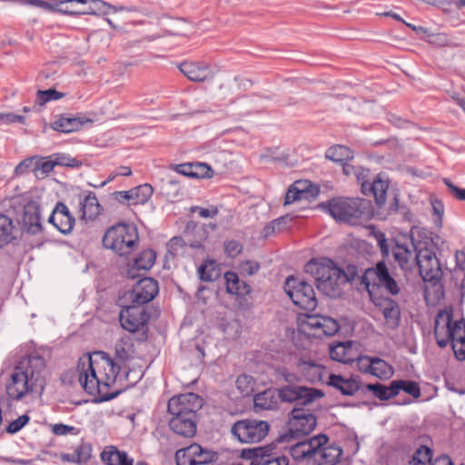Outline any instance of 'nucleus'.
<instances>
[{"instance_id":"obj_1","label":"nucleus","mask_w":465,"mask_h":465,"mask_svg":"<svg viewBox=\"0 0 465 465\" xmlns=\"http://www.w3.org/2000/svg\"><path fill=\"white\" fill-rule=\"evenodd\" d=\"M144 347L140 349L135 337L124 336L118 340L114 346V361L104 351H95L79 359L78 381L84 391L98 398V401H106L119 394L118 391H111L120 371V364L133 358H141Z\"/></svg>"},{"instance_id":"obj_2","label":"nucleus","mask_w":465,"mask_h":465,"mask_svg":"<svg viewBox=\"0 0 465 465\" xmlns=\"http://www.w3.org/2000/svg\"><path fill=\"white\" fill-rule=\"evenodd\" d=\"M45 360L34 352L24 358L11 375L6 386L9 397L20 400L26 394L41 395L45 387Z\"/></svg>"},{"instance_id":"obj_3","label":"nucleus","mask_w":465,"mask_h":465,"mask_svg":"<svg viewBox=\"0 0 465 465\" xmlns=\"http://www.w3.org/2000/svg\"><path fill=\"white\" fill-rule=\"evenodd\" d=\"M290 454L297 461H306L307 465H335L342 450L338 445L329 444L325 434H319L292 445Z\"/></svg>"},{"instance_id":"obj_4","label":"nucleus","mask_w":465,"mask_h":465,"mask_svg":"<svg viewBox=\"0 0 465 465\" xmlns=\"http://www.w3.org/2000/svg\"><path fill=\"white\" fill-rule=\"evenodd\" d=\"M434 336L437 344L445 348L451 342L454 355L458 361L465 360V321L453 318L451 307L440 310L434 323Z\"/></svg>"},{"instance_id":"obj_5","label":"nucleus","mask_w":465,"mask_h":465,"mask_svg":"<svg viewBox=\"0 0 465 465\" xmlns=\"http://www.w3.org/2000/svg\"><path fill=\"white\" fill-rule=\"evenodd\" d=\"M304 271L314 278L318 290L324 295L331 298L341 295V285L347 282V275L331 259H312L305 264Z\"/></svg>"},{"instance_id":"obj_6","label":"nucleus","mask_w":465,"mask_h":465,"mask_svg":"<svg viewBox=\"0 0 465 465\" xmlns=\"http://www.w3.org/2000/svg\"><path fill=\"white\" fill-rule=\"evenodd\" d=\"M125 299L131 302L124 306L120 314L121 326L135 337L140 349L145 347V294L139 290H130Z\"/></svg>"},{"instance_id":"obj_7","label":"nucleus","mask_w":465,"mask_h":465,"mask_svg":"<svg viewBox=\"0 0 465 465\" xmlns=\"http://www.w3.org/2000/svg\"><path fill=\"white\" fill-rule=\"evenodd\" d=\"M138 232L132 224L119 223L110 227L103 237V245L119 256L129 255L138 246Z\"/></svg>"},{"instance_id":"obj_8","label":"nucleus","mask_w":465,"mask_h":465,"mask_svg":"<svg viewBox=\"0 0 465 465\" xmlns=\"http://www.w3.org/2000/svg\"><path fill=\"white\" fill-rule=\"evenodd\" d=\"M362 201L358 198H334L321 207L328 212L336 221L353 223L363 213Z\"/></svg>"},{"instance_id":"obj_9","label":"nucleus","mask_w":465,"mask_h":465,"mask_svg":"<svg viewBox=\"0 0 465 465\" xmlns=\"http://www.w3.org/2000/svg\"><path fill=\"white\" fill-rule=\"evenodd\" d=\"M284 290L297 307L304 311H313L317 307L314 290L308 282L290 276L286 279Z\"/></svg>"},{"instance_id":"obj_10","label":"nucleus","mask_w":465,"mask_h":465,"mask_svg":"<svg viewBox=\"0 0 465 465\" xmlns=\"http://www.w3.org/2000/svg\"><path fill=\"white\" fill-rule=\"evenodd\" d=\"M340 329L336 320L319 314L306 315L299 323V331L307 337L322 339L334 335Z\"/></svg>"},{"instance_id":"obj_11","label":"nucleus","mask_w":465,"mask_h":465,"mask_svg":"<svg viewBox=\"0 0 465 465\" xmlns=\"http://www.w3.org/2000/svg\"><path fill=\"white\" fill-rule=\"evenodd\" d=\"M269 428L267 421L245 419L236 421L232 425L231 432L242 443H255L266 437Z\"/></svg>"},{"instance_id":"obj_12","label":"nucleus","mask_w":465,"mask_h":465,"mask_svg":"<svg viewBox=\"0 0 465 465\" xmlns=\"http://www.w3.org/2000/svg\"><path fill=\"white\" fill-rule=\"evenodd\" d=\"M316 425V417L310 411L294 408L290 413L287 424L288 434L284 435L283 438L298 439L311 433Z\"/></svg>"},{"instance_id":"obj_13","label":"nucleus","mask_w":465,"mask_h":465,"mask_svg":"<svg viewBox=\"0 0 465 465\" xmlns=\"http://www.w3.org/2000/svg\"><path fill=\"white\" fill-rule=\"evenodd\" d=\"M203 404V399L199 395L187 392L172 397L167 407L170 415L197 417V411Z\"/></svg>"},{"instance_id":"obj_14","label":"nucleus","mask_w":465,"mask_h":465,"mask_svg":"<svg viewBox=\"0 0 465 465\" xmlns=\"http://www.w3.org/2000/svg\"><path fill=\"white\" fill-rule=\"evenodd\" d=\"M323 396L322 390L300 385L289 384L278 389V397L284 402L299 401L306 405Z\"/></svg>"},{"instance_id":"obj_15","label":"nucleus","mask_w":465,"mask_h":465,"mask_svg":"<svg viewBox=\"0 0 465 465\" xmlns=\"http://www.w3.org/2000/svg\"><path fill=\"white\" fill-rule=\"evenodd\" d=\"M420 274L426 282L438 281L441 276L440 262L433 250L429 248L419 249L415 255Z\"/></svg>"},{"instance_id":"obj_16","label":"nucleus","mask_w":465,"mask_h":465,"mask_svg":"<svg viewBox=\"0 0 465 465\" xmlns=\"http://www.w3.org/2000/svg\"><path fill=\"white\" fill-rule=\"evenodd\" d=\"M215 454L204 450L197 443L178 450L175 453L177 465H207L213 462Z\"/></svg>"},{"instance_id":"obj_17","label":"nucleus","mask_w":465,"mask_h":465,"mask_svg":"<svg viewBox=\"0 0 465 465\" xmlns=\"http://www.w3.org/2000/svg\"><path fill=\"white\" fill-rule=\"evenodd\" d=\"M149 28H147V41L155 40L159 37L171 35H183L184 34L178 30V25L182 24L179 20H173L167 16L158 17L156 15H148Z\"/></svg>"},{"instance_id":"obj_18","label":"nucleus","mask_w":465,"mask_h":465,"mask_svg":"<svg viewBox=\"0 0 465 465\" xmlns=\"http://www.w3.org/2000/svg\"><path fill=\"white\" fill-rule=\"evenodd\" d=\"M23 231L30 234H37L42 231L41 211L37 202L31 201L22 207V213L17 219Z\"/></svg>"},{"instance_id":"obj_19","label":"nucleus","mask_w":465,"mask_h":465,"mask_svg":"<svg viewBox=\"0 0 465 465\" xmlns=\"http://www.w3.org/2000/svg\"><path fill=\"white\" fill-rule=\"evenodd\" d=\"M178 68L185 77L193 82H205L214 76L210 64L203 61L186 60L179 64Z\"/></svg>"},{"instance_id":"obj_20","label":"nucleus","mask_w":465,"mask_h":465,"mask_svg":"<svg viewBox=\"0 0 465 465\" xmlns=\"http://www.w3.org/2000/svg\"><path fill=\"white\" fill-rule=\"evenodd\" d=\"M48 222L61 233L65 235L73 231L75 224V219L70 213L68 207L61 202L55 204L48 218Z\"/></svg>"},{"instance_id":"obj_21","label":"nucleus","mask_w":465,"mask_h":465,"mask_svg":"<svg viewBox=\"0 0 465 465\" xmlns=\"http://www.w3.org/2000/svg\"><path fill=\"white\" fill-rule=\"evenodd\" d=\"M329 352L333 361L350 364L358 358L357 343L353 341L337 342L330 346Z\"/></svg>"},{"instance_id":"obj_22","label":"nucleus","mask_w":465,"mask_h":465,"mask_svg":"<svg viewBox=\"0 0 465 465\" xmlns=\"http://www.w3.org/2000/svg\"><path fill=\"white\" fill-rule=\"evenodd\" d=\"M375 277L377 284L383 286L392 295L400 292V288L396 281L389 273L386 264L380 262L376 264L375 268L368 269L365 272V279Z\"/></svg>"},{"instance_id":"obj_23","label":"nucleus","mask_w":465,"mask_h":465,"mask_svg":"<svg viewBox=\"0 0 465 465\" xmlns=\"http://www.w3.org/2000/svg\"><path fill=\"white\" fill-rule=\"evenodd\" d=\"M287 456L280 453L274 447H263L255 450L252 465H288Z\"/></svg>"},{"instance_id":"obj_24","label":"nucleus","mask_w":465,"mask_h":465,"mask_svg":"<svg viewBox=\"0 0 465 465\" xmlns=\"http://www.w3.org/2000/svg\"><path fill=\"white\" fill-rule=\"evenodd\" d=\"M169 426L175 434L192 438L196 434V417L171 415Z\"/></svg>"},{"instance_id":"obj_25","label":"nucleus","mask_w":465,"mask_h":465,"mask_svg":"<svg viewBox=\"0 0 465 465\" xmlns=\"http://www.w3.org/2000/svg\"><path fill=\"white\" fill-rule=\"evenodd\" d=\"M72 162H74V160L59 154L55 156L54 160L35 157V175L43 179L54 170L55 165L74 166V164Z\"/></svg>"},{"instance_id":"obj_26","label":"nucleus","mask_w":465,"mask_h":465,"mask_svg":"<svg viewBox=\"0 0 465 465\" xmlns=\"http://www.w3.org/2000/svg\"><path fill=\"white\" fill-rule=\"evenodd\" d=\"M328 384L345 396H353L361 390V382L358 379L344 378L341 375H330Z\"/></svg>"},{"instance_id":"obj_27","label":"nucleus","mask_w":465,"mask_h":465,"mask_svg":"<svg viewBox=\"0 0 465 465\" xmlns=\"http://www.w3.org/2000/svg\"><path fill=\"white\" fill-rule=\"evenodd\" d=\"M86 123H92V120L83 115H62L52 124V128L62 133H72L80 130Z\"/></svg>"},{"instance_id":"obj_28","label":"nucleus","mask_w":465,"mask_h":465,"mask_svg":"<svg viewBox=\"0 0 465 465\" xmlns=\"http://www.w3.org/2000/svg\"><path fill=\"white\" fill-rule=\"evenodd\" d=\"M79 206L82 212V218L84 220L95 219L102 210L97 197L93 192H88L84 196H80Z\"/></svg>"},{"instance_id":"obj_29","label":"nucleus","mask_w":465,"mask_h":465,"mask_svg":"<svg viewBox=\"0 0 465 465\" xmlns=\"http://www.w3.org/2000/svg\"><path fill=\"white\" fill-rule=\"evenodd\" d=\"M380 309L386 325L391 329L398 327L401 320V311L398 303L391 299H384L380 303Z\"/></svg>"},{"instance_id":"obj_30","label":"nucleus","mask_w":465,"mask_h":465,"mask_svg":"<svg viewBox=\"0 0 465 465\" xmlns=\"http://www.w3.org/2000/svg\"><path fill=\"white\" fill-rule=\"evenodd\" d=\"M127 276L130 279H138L136 286L132 290H139L144 293V287L142 283L145 280V259L143 252L134 259L133 262L128 265Z\"/></svg>"},{"instance_id":"obj_31","label":"nucleus","mask_w":465,"mask_h":465,"mask_svg":"<svg viewBox=\"0 0 465 465\" xmlns=\"http://www.w3.org/2000/svg\"><path fill=\"white\" fill-rule=\"evenodd\" d=\"M226 290L229 293L237 296H245L250 293L251 287L245 282L241 281L237 273L227 272L224 274Z\"/></svg>"},{"instance_id":"obj_32","label":"nucleus","mask_w":465,"mask_h":465,"mask_svg":"<svg viewBox=\"0 0 465 465\" xmlns=\"http://www.w3.org/2000/svg\"><path fill=\"white\" fill-rule=\"evenodd\" d=\"M297 367L299 371L308 381L314 382L322 379L323 368L321 364L313 361L301 360Z\"/></svg>"},{"instance_id":"obj_33","label":"nucleus","mask_w":465,"mask_h":465,"mask_svg":"<svg viewBox=\"0 0 465 465\" xmlns=\"http://www.w3.org/2000/svg\"><path fill=\"white\" fill-rule=\"evenodd\" d=\"M101 459L106 465H133V460L125 452H121L113 446L102 452Z\"/></svg>"},{"instance_id":"obj_34","label":"nucleus","mask_w":465,"mask_h":465,"mask_svg":"<svg viewBox=\"0 0 465 465\" xmlns=\"http://www.w3.org/2000/svg\"><path fill=\"white\" fill-rule=\"evenodd\" d=\"M389 188L388 181L378 176L367 185V194H372L378 205H382L386 201V193Z\"/></svg>"},{"instance_id":"obj_35","label":"nucleus","mask_w":465,"mask_h":465,"mask_svg":"<svg viewBox=\"0 0 465 465\" xmlns=\"http://www.w3.org/2000/svg\"><path fill=\"white\" fill-rule=\"evenodd\" d=\"M15 229L12 219L5 214H0V248L15 239Z\"/></svg>"},{"instance_id":"obj_36","label":"nucleus","mask_w":465,"mask_h":465,"mask_svg":"<svg viewBox=\"0 0 465 465\" xmlns=\"http://www.w3.org/2000/svg\"><path fill=\"white\" fill-rule=\"evenodd\" d=\"M254 408L257 410H273L277 406V400L274 391L266 390L254 396L253 399Z\"/></svg>"},{"instance_id":"obj_37","label":"nucleus","mask_w":465,"mask_h":465,"mask_svg":"<svg viewBox=\"0 0 465 465\" xmlns=\"http://www.w3.org/2000/svg\"><path fill=\"white\" fill-rule=\"evenodd\" d=\"M326 158L331 161L344 163L346 161L353 158V152L344 145H333L326 152Z\"/></svg>"},{"instance_id":"obj_38","label":"nucleus","mask_w":465,"mask_h":465,"mask_svg":"<svg viewBox=\"0 0 465 465\" xmlns=\"http://www.w3.org/2000/svg\"><path fill=\"white\" fill-rule=\"evenodd\" d=\"M393 390L395 396L399 394L400 391H405L415 399L420 396V386L416 381H393Z\"/></svg>"},{"instance_id":"obj_39","label":"nucleus","mask_w":465,"mask_h":465,"mask_svg":"<svg viewBox=\"0 0 465 465\" xmlns=\"http://www.w3.org/2000/svg\"><path fill=\"white\" fill-rule=\"evenodd\" d=\"M142 186L134 187L129 191H118L113 193V197L115 201L121 203H143V200H140L139 191Z\"/></svg>"},{"instance_id":"obj_40","label":"nucleus","mask_w":465,"mask_h":465,"mask_svg":"<svg viewBox=\"0 0 465 465\" xmlns=\"http://www.w3.org/2000/svg\"><path fill=\"white\" fill-rule=\"evenodd\" d=\"M393 374L392 367L384 360L380 358H373L371 375L379 379L386 380Z\"/></svg>"},{"instance_id":"obj_41","label":"nucleus","mask_w":465,"mask_h":465,"mask_svg":"<svg viewBox=\"0 0 465 465\" xmlns=\"http://www.w3.org/2000/svg\"><path fill=\"white\" fill-rule=\"evenodd\" d=\"M366 388L381 401H386L395 396V392L393 390V381H391L389 386L383 385L381 383H375L367 384Z\"/></svg>"},{"instance_id":"obj_42","label":"nucleus","mask_w":465,"mask_h":465,"mask_svg":"<svg viewBox=\"0 0 465 465\" xmlns=\"http://www.w3.org/2000/svg\"><path fill=\"white\" fill-rule=\"evenodd\" d=\"M235 386L242 397H247L253 393L255 388V381L250 375L242 374L236 379Z\"/></svg>"},{"instance_id":"obj_43","label":"nucleus","mask_w":465,"mask_h":465,"mask_svg":"<svg viewBox=\"0 0 465 465\" xmlns=\"http://www.w3.org/2000/svg\"><path fill=\"white\" fill-rule=\"evenodd\" d=\"M432 460V451L427 446H420L413 453L409 465H430Z\"/></svg>"},{"instance_id":"obj_44","label":"nucleus","mask_w":465,"mask_h":465,"mask_svg":"<svg viewBox=\"0 0 465 465\" xmlns=\"http://www.w3.org/2000/svg\"><path fill=\"white\" fill-rule=\"evenodd\" d=\"M392 254L396 262L402 269H408L409 262L413 259V253L404 245L397 244L392 249Z\"/></svg>"},{"instance_id":"obj_45","label":"nucleus","mask_w":465,"mask_h":465,"mask_svg":"<svg viewBox=\"0 0 465 465\" xmlns=\"http://www.w3.org/2000/svg\"><path fill=\"white\" fill-rule=\"evenodd\" d=\"M90 4L94 7L95 15H106L112 12L117 13L127 9L123 5L115 6L103 0H90Z\"/></svg>"},{"instance_id":"obj_46","label":"nucleus","mask_w":465,"mask_h":465,"mask_svg":"<svg viewBox=\"0 0 465 465\" xmlns=\"http://www.w3.org/2000/svg\"><path fill=\"white\" fill-rule=\"evenodd\" d=\"M307 197V192L302 187V182L293 183L286 193L284 204H291Z\"/></svg>"},{"instance_id":"obj_47","label":"nucleus","mask_w":465,"mask_h":465,"mask_svg":"<svg viewBox=\"0 0 465 465\" xmlns=\"http://www.w3.org/2000/svg\"><path fill=\"white\" fill-rule=\"evenodd\" d=\"M64 96V93L58 92L55 89L50 88L48 90L41 91L39 90L37 92V97L36 102L43 105L50 101H56L58 99H61Z\"/></svg>"},{"instance_id":"obj_48","label":"nucleus","mask_w":465,"mask_h":465,"mask_svg":"<svg viewBox=\"0 0 465 465\" xmlns=\"http://www.w3.org/2000/svg\"><path fill=\"white\" fill-rule=\"evenodd\" d=\"M192 169L193 172V178L206 179L213 175V169L204 163H192Z\"/></svg>"},{"instance_id":"obj_49","label":"nucleus","mask_w":465,"mask_h":465,"mask_svg":"<svg viewBox=\"0 0 465 465\" xmlns=\"http://www.w3.org/2000/svg\"><path fill=\"white\" fill-rule=\"evenodd\" d=\"M223 249L227 256L235 258L242 252L243 246L236 240H228L224 242Z\"/></svg>"},{"instance_id":"obj_50","label":"nucleus","mask_w":465,"mask_h":465,"mask_svg":"<svg viewBox=\"0 0 465 465\" xmlns=\"http://www.w3.org/2000/svg\"><path fill=\"white\" fill-rule=\"evenodd\" d=\"M89 454L84 451L83 448H77L72 454H63L62 460L67 462L81 463L88 460Z\"/></svg>"},{"instance_id":"obj_51","label":"nucleus","mask_w":465,"mask_h":465,"mask_svg":"<svg viewBox=\"0 0 465 465\" xmlns=\"http://www.w3.org/2000/svg\"><path fill=\"white\" fill-rule=\"evenodd\" d=\"M354 177L356 178L357 182L361 185L362 193L364 194H367V185L370 183V170L365 169L361 166H358Z\"/></svg>"},{"instance_id":"obj_52","label":"nucleus","mask_w":465,"mask_h":465,"mask_svg":"<svg viewBox=\"0 0 465 465\" xmlns=\"http://www.w3.org/2000/svg\"><path fill=\"white\" fill-rule=\"evenodd\" d=\"M35 156L26 158L15 167V173L16 175H22L28 172H33L35 173Z\"/></svg>"},{"instance_id":"obj_53","label":"nucleus","mask_w":465,"mask_h":465,"mask_svg":"<svg viewBox=\"0 0 465 465\" xmlns=\"http://www.w3.org/2000/svg\"><path fill=\"white\" fill-rule=\"evenodd\" d=\"M360 371L371 374L373 358L370 356H361L358 351V358L355 360Z\"/></svg>"},{"instance_id":"obj_54","label":"nucleus","mask_w":465,"mask_h":465,"mask_svg":"<svg viewBox=\"0 0 465 465\" xmlns=\"http://www.w3.org/2000/svg\"><path fill=\"white\" fill-rule=\"evenodd\" d=\"M29 420L30 418L28 415H21L16 420L11 421L5 430L11 434L16 433L28 423Z\"/></svg>"},{"instance_id":"obj_55","label":"nucleus","mask_w":465,"mask_h":465,"mask_svg":"<svg viewBox=\"0 0 465 465\" xmlns=\"http://www.w3.org/2000/svg\"><path fill=\"white\" fill-rule=\"evenodd\" d=\"M0 2L5 3H13V4H21V5H30L33 6L44 8V9H54V6L46 1L44 0H0Z\"/></svg>"},{"instance_id":"obj_56","label":"nucleus","mask_w":465,"mask_h":465,"mask_svg":"<svg viewBox=\"0 0 465 465\" xmlns=\"http://www.w3.org/2000/svg\"><path fill=\"white\" fill-rule=\"evenodd\" d=\"M239 270L242 273L252 276L257 273L260 270L259 262L255 261H244L239 265Z\"/></svg>"},{"instance_id":"obj_57","label":"nucleus","mask_w":465,"mask_h":465,"mask_svg":"<svg viewBox=\"0 0 465 465\" xmlns=\"http://www.w3.org/2000/svg\"><path fill=\"white\" fill-rule=\"evenodd\" d=\"M191 212L193 213H197L200 217L204 219L215 217L219 213L218 208L213 205L210 206L209 208H203L201 206H192Z\"/></svg>"},{"instance_id":"obj_58","label":"nucleus","mask_w":465,"mask_h":465,"mask_svg":"<svg viewBox=\"0 0 465 465\" xmlns=\"http://www.w3.org/2000/svg\"><path fill=\"white\" fill-rule=\"evenodd\" d=\"M433 213L436 215L434 220L435 224L438 227L442 226V218L444 214V205L440 201L434 200L431 202Z\"/></svg>"},{"instance_id":"obj_59","label":"nucleus","mask_w":465,"mask_h":465,"mask_svg":"<svg viewBox=\"0 0 465 465\" xmlns=\"http://www.w3.org/2000/svg\"><path fill=\"white\" fill-rule=\"evenodd\" d=\"M284 221H285V218L284 217H281V218H278V219L272 221L269 224H267L263 228L262 232L263 237H269L276 230H280L281 229V225L284 223Z\"/></svg>"},{"instance_id":"obj_60","label":"nucleus","mask_w":465,"mask_h":465,"mask_svg":"<svg viewBox=\"0 0 465 465\" xmlns=\"http://www.w3.org/2000/svg\"><path fill=\"white\" fill-rule=\"evenodd\" d=\"M159 293L158 282L151 277H147V303L154 299Z\"/></svg>"},{"instance_id":"obj_61","label":"nucleus","mask_w":465,"mask_h":465,"mask_svg":"<svg viewBox=\"0 0 465 465\" xmlns=\"http://www.w3.org/2000/svg\"><path fill=\"white\" fill-rule=\"evenodd\" d=\"M212 266V264H203L198 269V273L200 276V279L204 282H212L216 277L217 273L214 272V270H212L211 272H207L208 268Z\"/></svg>"},{"instance_id":"obj_62","label":"nucleus","mask_w":465,"mask_h":465,"mask_svg":"<svg viewBox=\"0 0 465 465\" xmlns=\"http://www.w3.org/2000/svg\"><path fill=\"white\" fill-rule=\"evenodd\" d=\"M55 5L57 7H59L58 11L61 13H64L66 15H79V10L75 8L74 4H67V5L63 4V0H62V1L56 2Z\"/></svg>"},{"instance_id":"obj_63","label":"nucleus","mask_w":465,"mask_h":465,"mask_svg":"<svg viewBox=\"0 0 465 465\" xmlns=\"http://www.w3.org/2000/svg\"><path fill=\"white\" fill-rule=\"evenodd\" d=\"M445 184L447 185L450 192L459 200L465 201V189L459 188L454 185L450 181L445 179Z\"/></svg>"},{"instance_id":"obj_64","label":"nucleus","mask_w":465,"mask_h":465,"mask_svg":"<svg viewBox=\"0 0 465 465\" xmlns=\"http://www.w3.org/2000/svg\"><path fill=\"white\" fill-rule=\"evenodd\" d=\"M173 170L180 173V174H183L184 176H187V177H193V169H192V163H182V164H177L173 167Z\"/></svg>"}]
</instances>
